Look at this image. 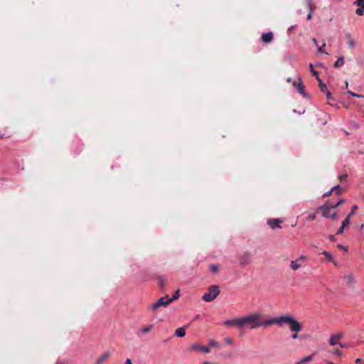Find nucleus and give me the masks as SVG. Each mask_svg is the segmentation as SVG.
I'll return each instance as SVG.
<instances>
[{"label":"nucleus","instance_id":"50","mask_svg":"<svg viewBox=\"0 0 364 364\" xmlns=\"http://www.w3.org/2000/svg\"><path fill=\"white\" fill-rule=\"evenodd\" d=\"M294 81H295V80H293V79H292V78H291V77H289V78L287 79V82H291L293 85H294Z\"/></svg>","mask_w":364,"mask_h":364},{"label":"nucleus","instance_id":"37","mask_svg":"<svg viewBox=\"0 0 364 364\" xmlns=\"http://www.w3.org/2000/svg\"><path fill=\"white\" fill-rule=\"evenodd\" d=\"M225 342L227 344H228V345H232L233 344V341L230 338H225Z\"/></svg>","mask_w":364,"mask_h":364},{"label":"nucleus","instance_id":"16","mask_svg":"<svg viewBox=\"0 0 364 364\" xmlns=\"http://www.w3.org/2000/svg\"><path fill=\"white\" fill-rule=\"evenodd\" d=\"M110 356L109 352H106L102 354L95 363V364H102L106 359Z\"/></svg>","mask_w":364,"mask_h":364},{"label":"nucleus","instance_id":"31","mask_svg":"<svg viewBox=\"0 0 364 364\" xmlns=\"http://www.w3.org/2000/svg\"><path fill=\"white\" fill-rule=\"evenodd\" d=\"M151 328H152V326L144 327V328H141L140 331L143 333H146L149 332V331L151 329Z\"/></svg>","mask_w":364,"mask_h":364},{"label":"nucleus","instance_id":"4","mask_svg":"<svg viewBox=\"0 0 364 364\" xmlns=\"http://www.w3.org/2000/svg\"><path fill=\"white\" fill-rule=\"evenodd\" d=\"M239 262L240 265H248L252 262V254L249 252H244L239 256Z\"/></svg>","mask_w":364,"mask_h":364},{"label":"nucleus","instance_id":"19","mask_svg":"<svg viewBox=\"0 0 364 364\" xmlns=\"http://www.w3.org/2000/svg\"><path fill=\"white\" fill-rule=\"evenodd\" d=\"M322 254H323V255H325V256H326V258H327L330 262H332L333 263H334V264H335V265H336V263L335 262L334 259H333V255H332V254H331V252H327V251H323V252H322Z\"/></svg>","mask_w":364,"mask_h":364},{"label":"nucleus","instance_id":"11","mask_svg":"<svg viewBox=\"0 0 364 364\" xmlns=\"http://www.w3.org/2000/svg\"><path fill=\"white\" fill-rule=\"evenodd\" d=\"M191 348L192 350H200V351L203 352V353H209L210 351V348L205 347V346H202L198 343L193 344L191 346Z\"/></svg>","mask_w":364,"mask_h":364},{"label":"nucleus","instance_id":"22","mask_svg":"<svg viewBox=\"0 0 364 364\" xmlns=\"http://www.w3.org/2000/svg\"><path fill=\"white\" fill-rule=\"evenodd\" d=\"M317 80L318 81L319 87H320L321 90L322 92H326L327 91L326 85L323 83V82L321 80V79L320 77H318Z\"/></svg>","mask_w":364,"mask_h":364},{"label":"nucleus","instance_id":"41","mask_svg":"<svg viewBox=\"0 0 364 364\" xmlns=\"http://www.w3.org/2000/svg\"><path fill=\"white\" fill-rule=\"evenodd\" d=\"M326 97L328 98V100H333V96L331 95V93L328 91H326Z\"/></svg>","mask_w":364,"mask_h":364},{"label":"nucleus","instance_id":"1","mask_svg":"<svg viewBox=\"0 0 364 364\" xmlns=\"http://www.w3.org/2000/svg\"><path fill=\"white\" fill-rule=\"evenodd\" d=\"M264 315L259 313H254L241 317L240 329L253 330L260 327L268 326V319L262 320Z\"/></svg>","mask_w":364,"mask_h":364},{"label":"nucleus","instance_id":"5","mask_svg":"<svg viewBox=\"0 0 364 364\" xmlns=\"http://www.w3.org/2000/svg\"><path fill=\"white\" fill-rule=\"evenodd\" d=\"M171 303L170 300V297L166 296L160 298L155 304H154L151 306L153 310H156L160 306H167L168 304Z\"/></svg>","mask_w":364,"mask_h":364},{"label":"nucleus","instance_id":"48","mask_svg":"<svg viewBox=\"0 0 364 364\" xmlns=\"http://www.w3.org/2000/svg\"><path fill=\"white\" fill-rule=\"evenodd\" d=\"M126 364H134V363L132 362L131 359L127 358L126 360Z\"/></svg>","mask_w":364,"mask_h":364},{"label":"nucleus","instance_id":"23","mask_svg":"<svg viewBox=\"0 0 364 364\" xmlns=\"http://www.w3.org/2000/svg\"><path fill=\"white\" fill-rule=\"evenodd\" d=\"M309 69L311 73L318 79V73L314 69V66L311 63L309 64Z\"/></svg>","mask_w":364,"mask_h":364},{"label":"nucleus","instance_id":"39","mask_svg":"<svg viewBox=\"0 0 364 364\" xmlns=\"http://www.w3.org/2000/svg\"><path fill=\"white\" fill-rule=\"evenodd\" d=\"M358 209V206L357 205H354L353 207V209H352V211L348 215H350V218L354 214L355 211Z\"/></svg>","mask_w":364,"mask_h":364},{"label":"nucleus","instance_id":"44","mask_svg":"<svg viewBox=\"0 0 364 364\" xmlns=\"http://www.w3.org/2000/svg\"><path fill=\"white\" fill-rule=\"evenodd\" d=\"M338 345H340V346L341 348H348L349 347V346L348 344H346V343H340Z\"/></svg>","mask_w":364,"mask_h":364},{"label":"nucleus","instance_id":"10","mask_svg":"<svg viewBox=\"0 0 364 364\" xmlns=\"http://www.w3.org/2000/svg\"><path fill=\"white\" fill-rule=\"evenodd\" d=\"M294 86L297 88V90L301 95H302L303 96H306L304 91V85H303V82L300 77H298V82H294Z\"/></svg>","mask_w":364,"mask_h":364},{"label":"nucleus","instance_id":"46","mask_svg":"<svg viewBox=\"0 0 364 364\" xmlns=\"http://www.w3.org/2000/svg\"><path fill=\"white\" fill-rule=\"evenodd\" d=\"M338 247L342 249V250H343L344 251H347L348 250V248L344 247V246H343L342 245H339Z\"/></svg>","mask_w":364,"mask_h":364},{"label":"nucleus","instance_id":"43","mask_svg":"<svg viewBox=\"0 0 364 364\" xmlns=\"http://www.w3.org/2000/svg\"><path fill=\"white\" fill-rule=\"evenodd\" d=\"M294 333H293V334L291 335V338H292L293 339H296V338H299L298 333H296V332H294Z\"/></svg>","mask_w":364,"mask_h":364},{"label":"nucleus","instance_id":"42","mask_svg":"<svg viewBox=\"0 0 364 364\" xmlns=\"http://www.w3.org/2000/svg\"><path fill=\"white\" fill-rule=\"evenodd\" d=\"M346 228H344L343 226H341V228H339V230H338L337 232V234L338 235H341L343 232V230Z\"/></svg>","mask_w":364,"mask_h":364},{"label":"nucleus","instance_id":"14","mask_svg":"<svg viewBox=\"0 0 364 364\" xmlns=\"http://www.w3.org/2000/svg\"><path fill=\"white\" fill-rule=\"evenodd\" d=\"M302 267H303V263L300 262V261L298 260L297 259L295 260H292L290 262V268L294 271L298 270L300 268H301Z\"/></svg>","mask_w":364,"mask_h":364},{"label":"nucleus","instance_id":"25","mask_svg":"<svg viewBox=\"0 0 364 364\" xmlns=\"http://www.w3.org/2000/svg\"><path fill=\"white\" fill-rule=\"evenodd\" d=\"M326 46V43H323V45L321 46H318L317 47V50H318V53L320 54H323V53H325V51L323 50V48ZM326 55H328V53H326Z\"/></svg>","mask_w":364,"mask_h":364},{"label":"nucleus","instance_id":"18","mask_svg":"<svg viewBox=\"0 0 364 364\" xmlns=\"http://www.w3.org/2000/svg\"><path fill=\"white\" fill-rule=\"evenodd\" d=\"M186 334V327H181L176 330L175 336L177 337H183Z\"/></svg>","mask_w":364,"mask_h":364},{"label":"nucleus","instance_id":"9","mask_svg":"<svg viewBox=\"0 0 364 364\" xmlns=\"http://www.w3.org/2000/svg\"><path fill=\"white\" fill-rule=\"evenodd\" d=\"M332 208L331 205L328 204V203H326L323 205L318 207V210H321L322 216L323 218H329L330 217V209Z\"/></svg>","mask_w":364,"mask_h":364},{"label":"nucleus","instance_id":"47","mask_svg":"<svg viewBox=\"0 0 364 364\" xmlns=\"http://www.w3.org/2000/svg\"><path fill=\"white\" fill-rule=\"evenodd\" d=\"M312 41H313L314 43L315 44V46L316 47L319 46L318 44V41H317V40L316 38H313Z\"/></svg>","mask_w":364,"mask_h":364},{"label":"nucleus","instance_id":"26","mask_svg":"<svg viewBox=\"0 0 364 364\" xmlns=\"http://www.w3.org/2000/svg\"><path fill=\"white\" fill-rule=\"evenodd\" d=\"M350 215H348L346 218L343 221L341 226L346 228L350 224Z\"/></svg>","mask_w":364,"mask_h":364},{"label":"nucleus","instance_id":"7","mask_svg":"<svg viewBox=\"0 0 364 364\" xmlns=\"http://www.w3.org/2000/svg\"><path fill=\"white\" fill-rule=\"evenodd\" d=\"M345 334L342 332L332 335L329 338V343L331 346H336L339 344L338 341L343 338Z\"/></svg>","mask_w":364,"mask_h":364},{"label":"nucleus","instance_id":"21","mask_svg":"<svg viewBox=\"0 0 364 364\" xmlns=\"http://www.w3.org/2000/svg\"><path fill=\"white\" fill-rule=\"evenodd\" d=\"M344 64V58L343 56L338 58L337 61L334 64V68H338L341 67Z\"/></svg>","mask_w":364,"mask_h":364},{"label":"nucleus","instance_id":"40","mask_svg":"<svg viewBox=\"0 0 364 364\" xmlns=\"http://www.w3.org/2000/svg\"><path fill=\"white\" fill-rule=\"evenodd\" d=\"M333 192V190H332V188H331L330 191H328V192L325 193L323 194V197H328V196H330Z\"/></svg>","mask_w":364,"mask_h":364},{"label":"nucleus","instance_id":"20","mask_svg":"<svg viewBox=\"0 0 364 364\" xmlns=\"http://www.w3.org/2000/svg\"><path fill=\"white\" fill-rule=\"evenodd\" d=\"M311 360H312V355H310L306 356V357L303 358L302 359L299 360V361H297L296 363V364H304L305 363L311 361Z\"/></svg>","mask_w":364,"mask_h":364},{"label":"nucleus","instance_id":"35","mask_svg":"<svg viewBox=\"0 0 364 364\" xmlns=\"http://www.w3.org/2000/svg\"><path fill=\"white\" fill-rule=\"evenodd\" d=\"M297 259L299 260L300 262L303 263V262L307 260V257L305 255H301L299 258H297Z\"/></svg>","mask_w":364,"mask_h":364},{"label":"nucleus","instance_id":"24","mask_svg":"<svg viewBox=\"0 0 364 364\" xmlns=\"http://www.w3.org/2000/svg\"><path fill=\"white\" fill-rule=\"evenodd\" d=\"M347 94H348L349 95H350L352 97H354L363 98L364 99V95H360L356 94V93H355L353 92H351V91H347Z\"/></svg>","mask_w":364,"mask_h":364},{"label":"nucleus","instance_id":"2","mask_svg":"<svg viewBox=\"0 0 364 364\" xmlns=\"http://www.w3.org/2000/svg\"><path fill=\"white\" fill-rule=\"evenodd\" d=\"M276 324L279 327L287 325L291 332L299 333L301 331V323L289 314L268 319V326Z\"/></svg>","mask_w":364,"mask_h":364},{"label":"nucleus","instance_id":"45","mask_svg":"<svg viewBox=\"0 0 364 364\" xmlns=\"http://www.w3.org/2000/svg\"><path fill=\"white\" fill-rule=\"evenodd\" d=\"M329 218H338V215L336 213H333V214H330V217Z\"/></svg>","mask_w":364,"mask_h":364},{"label":"nucleus","instance_id":"6","mask_svg":"<svg viewBox=\"0 0 364 364\" xmlns=\"http://www.w3.org/2000/svg\"><path fill=\"white\" fill-rule=\"evenodd\" d=\"M343 279L345 282V284L348 286H352L356 282L354 274L350 272H345L343 274Z\"/></svg>","mask_w":364,"mask_h":364},{"label":"nucleus","instance_id":"32","mask_svg":"<svg viewBox=\"0 0 364 364\" xmlns=\"http://www.w3.org/2000/svg\"><path fill=\"white\" fill-rule=\"evenodd\" d=\"M305 4L309 9H312V0H306Z\"/></svg>","mask_w":364,"mask_h":364},{"label":"nucleus","instance_id":"55","mask_svg":"<svg viewBox=\"0 0 364 364\" xmlns=\"http://www.w3.org/2000/svg\"><path fill=\"white\" fill-rule=\"evenodd\" d=\"M294 26H291V27L290 28V29H291V30H292V29H294Z\"/></svg>","mask_w":364,"mask_h":364},{"label":"nucleus","instance_id":"28","mask_svg":"<svg viewBox=\"0 0 364 364\" xmlns=\"http://www.w3.org/2000/svg\"><path fill=\"white\" fill-rule=\"evenodd\" d=\"M209 345H210V347H215V348H219L220 347L219 343H218L215 340H210V342H209Z\"/></svg>","mask_w":364,"mask_h":364},{"label":"nucleus","instance_id":"30","mask_svg":"<svg viewBox=\"0 0 364 364\" xmlns=\"http://www.w3.org/2000/svg\"><path fill=\"white\" fill-rule=\"evenodd\" d=\"M180 296V294H179V290L176 291V292L175 293V294L173 296V297H170V300L171 302H173V301L178 299Z\"/></svg>","mask_w":364,"mask_h":364},{"label":"nucleus","instance_id":"54","mask_svg":"<svg viewBox=\"0 0 364 364\" xmlns=\"http://www.w3.org/2000/svg\"><path fill=\"white\" fill-rule=\"evenodd\" d=\"M348 82H346V87H348Z\"/></svg>","mask_w":364,"mask_h":364},{"label":"nucleus","instance_id":"27","mask_svg":"<svg viewBox=\"0 0 364 364\" xmlns=\"http://www.w3.org/2000/svg\"><path fill=\"white\" fill-rule=\"evenodd\" d=\"M344 202H345V200L343 199H339L338 201L336 202V203L331 205V208H336L338 206H339L340 205L344 203Z\"/></svg>","mask_w":364,"mask_h":364},{"label":"nucleus","instance_id":"53","mask_svg":"<svg viewBox=\"0 0 364 364\" xmlns=\"http://www.w3.org/2000/svg\"><path fill=\"white\" fill-rule=\"evenodd\" d=\"M203 364H213V363H210V362H204Z\"/></svg>","mask_w":364,"mask_h":364},{"label":"nucleus","instance_id":"36","mask_svg":"<svg viewBox=\"0 0 364 364\" xmlns=\"http://www.w3.org/2000/svg\"><path fill=\"white\" fill-rule=\"evenodd\" d=\"M210 269L213 272H217L218 271V267L217 265H211Z\"/></svg>","mask_w":364,"mask_h":364},{"label":"nucleus","instance_id":"29","mask_svg":"<svg viewBox=\"0 0 364 364\" xmlns=\"http://www.w3.org/2000/svg\"><path fill=\"white\" fill-rule=\"evenodd\" d=\"M332 190H333V191H336V195H339L341 191V188L339 185H338V186L333 187Z\"/></svg>","mask_w":364,"mask_h":364},{"label":"nucleus","instance_id":"38","mask_svg":"<svg viewBox=\"0 0 364 364\" xmlns=\"http://www.w3.org/2000/svg\"><path fill=\"white\" fill-rule=\"evenodd\" d=\"M309 12L307 15V17H306V19L308 21L311 20V18H312V13H313V9H309Z\"/></svg>","mask_w":364,"mask_h":364},{"label":"nucleus","instance_id":"51","mask_svg":"<svg viewBox=\"0 0 364 364\" xmlns=\"http://www.w3.org/2000/svg\"><path fill=\"white\" fill-rule=\"evenodd\" d=\"M346 176H347L346 175H341V176H339V178H340V179H343V178H346Z\"/></svg>","mask_w":364,"mask_h":364},{"label":"nucleus","instance_id":"52","mask_svg":"<svg viewBox=\"0 0 364 364\" xmlns=\"http://www.w3.org/2000/svg\"><path fill=\"white\" fill-rule=\"evenodd\" d=\"M361 361H362V360H361L360 358H357V359L355 360V363H360Z\"/></svg>","mask_w":364,"mask_h":364},{"label":"nucleus","instance_id":"34","mask_svg":"<svg viewBox=\"0 0 364 364\" xmlns=\"http://www.w3.org/2000/svg\"><path fill=\"white\" fill-rule=\"evenodd\" d=\"M333 355H337V356H338V357H341V356H342V355H343L342 352H341V350H338V349L334 350L333 351Z\"/></svg>","mask_w":364,"mask_h":364},{"label":"nucleus","instance_id":"15","mask_svg":"<svg viewBox=\"0 0 364 364\" xmlns=\"http://www.w3.org/2000/svg\"><path fill=\"white\" fill-rule=\"evenodd\" d=\"M273 38V33L272 32H268L264 33L262 36V40L264 43H269Z\"/></svg>","mask_w":364,"mask_h":364},{"label":"nucleus","instance_id":"33","mask_svg":"<svg viewBox=\"0 0 364 364\" xmlns=\"http://www.w3.org/2000/svg\"><path fill=\"white\" fill-rule=\"evenodd\" d=\"M316 214L315 213H314L310 214L308 216L307 220L309 221H312L316 219Z\"/></svg>","mask_w":364,"mask_h":364},{"label":"nucleus","instance_id":"12","mask_svg":"<svg viewBox=\"0 0 364 364\" xmlns=\"http://www.w3.org/2000/svg\"><path fill=\"white\" fill-rule=\"evenodd\" d=\"M354 4L359 6V8L355 11L356 14L358 16H362L364 13V0H356L354 2Z\"/></svg>","mask_w":364,"mask_h":364},{"label":"nucleus","instance_id":"3","mask_svg":"<svg viewBox=\"0 0 364 364\" xmlns=\"http://www.w3.org/2000/svg\"><path fill=\"white\" fill-rule=\"evenodd\" d=\"M220 291L219 287L215 285L210 286L208 288V291L205 293L202 296V299L206 302L213 301L218 297V296L220 294Z\"/></svg>","mask_w":364,"mask_h":364},{"label":"nucleus","instance_id":"49","mask_svg":"<svg viewBox=\"0 0 364 364\" xmlns=\"http://www.w3.org/2000/svg\"><path fill=\"white\" fill-rule=\"evenodd\" d=\"M329 240L331 241H333V242L335 241V240H336L335 236L334 235H330L329 236Z\"/></svg>","mask_w":364,"mask_h":364},{"label":"nucleus","instance_id":"13","mask_svg":"<svg viewBox=\"0 0 364 364\" xmlns=\"http://www.w3.org/2000/svg\"><path fill=\"white\" fill-rule=\"evenodd\" d=\"M282 222V221L280 219H270L267 221V224L271 227V228L275 229L280 227Z\"/></svg>","mask_w":364,"mask_h":364},{"label":"nucleus","instance_id":"17","mask_svg":"<svg viewBox=\"0 0 364 364\" xmlns=\"http://www.w3.org/2000/svg\"><path fill=\"white\" fill-rule=\"evenodd\" d=\"M346 38L348 40V46L350 48H354L355 46V42L354 39L353 38V37L351 36L350 33H346Z\"/></svg>","mask_w":364,"mask_h":364},{"label":"nucleus","instance_id":"8","mask_svg":"<svg viewBox=\"0 0 364 364\" xmlns=\"http://www.w3.org/2000/svg\"><path fill=\"white\" fill-rule=\"evenodd\" d=\"M224 325L226 326L227 327H231L232 326H235L239 329H240V328H241V317L237 318H233V319L226 320L224 322Z\"/></svg>","mask_w":364,"mask_h":364}]
</instances>
